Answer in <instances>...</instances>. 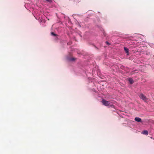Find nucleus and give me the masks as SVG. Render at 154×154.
I'll list each match as a JSON object with an SVG mask.
<instances>
[{
	"instance_id": "nucleus-1",
	"label": "nucleus",
	"mask_w": 154,
	"mask_h": 154,
	"mask_svg": "<svg viewBox=\"0 0 154 154\" xmlns=\"http://www.w3.org/2000/svg\"><path fill=\"white\" fill-rule=\"evenodd\" d=\"M139 96L140 98L143 100L145 102H146L148 99L146 96L142 93L140 94Z\"/></svg>"
},
{
	"instance_id": "nucleus-2",
	"label": "nucleus",
	"mask_w": 154,
	"mask_h": 154,
	"mask_svg": "<svg viewBox=\"0 0 154 154\" xmlns=\"http://www.w3.org/2000/svg\"><path fill=\"white\" fill-rule=\"evenodd\" d=\"M101 102L103 105L106 106H109L110 104V102L109 101L104 99H103Z\"/></svg>"
},
{
	"instance_id": "nucleus-3",
	"label": "nucleus",
	"mask_w": 154,
	"mask_h": 154,
	"mask_svg": "<svg viewBox=\"0 0 154 154\" xmlns=\"http://www.w3.org/2000/svg\"><path fill=\"white\" fill-rule=\"evenodd\" d=\"M134 120L137 122H142L141 119L139 117H136L135 118Z\"/></svg>"
},
{
	"instance_id": "nucleus-4",
	"label": "nucleus",
	"mask_w": 154,
	"mask_h": 154,
	"mask_svg": "<svg viewBox=\"0 0 154 154\" xmlns=\"http://www.w3.org/2000/svg\"><path fill=\"white\" fill-rule=\"evenodd\" d=\"M128 81L131 84H132L134 83L133 80L131 78L128 79Z\"/></svg>"
},
{
	"instance_id": "nucleus-5",
	"label": "nucleus",
	"mask_w": 154,
	"mask_h": 154,
	"mask_svg": "<svg viewBox=\"0 0 154 154\" xmlns=\"http://www.w3.org/2000/svg\"><path fill=\"white\" fill-rule=\"evenodd\" d=\"M142 133L143 134L147 135L148 134V131L146 130L143 131L142 132Z\"/></svg>"
},
{
	"instance_id": "nucleus-6",
	"label": "nucleus",
	"mask_w": 154,
	"mask_h": 154,
	"mask_svg": "<svg viewBox=\"0 0 154 154\" xmlns=\"http://www.w3.org/2000/svg\"><path fill=\"white\" fill-rule=\"evenodd\" d=\"M124 50L126 53H128L129 50L127 48L125 47H124Z\"/></svg>"
},
{
	"instance_id": "nucleus-7",
	"label": "nucleus",
	"mask_w": 154,
	"mask_h": 154,
	"mask_svg": "<svg viewBox=\"0 0 154 154\" xmlns=\"http://www.w3.org/2000/svg\"><path fill=\"white\" fill-rule=\"evenodd\" d=\"M75 58H71L70 59V61H73L75 60Z\"/></svg>"
},
{
	"instance_id": "nucleus-8",
	"label": "nucleus",
	"mask_w": 154,
	"mask_h": 154,
	"mask_svg": "<svg viewBox=\"0 0 154 154\" xmlns=\"http://www.w3.org/2000/svg\"><path fill=\"white\" fill-rule=\"evenodd\" d=\"M51 34L52 35H53L54 36H56L57 35V34H54L53 32H51Z\"/></svg>"
},
{
	"instance_id": "nucleus-9",
	"label": "nucleus",
	"mask_w": 154,
	"mask_h": 154,
	"mask_svg": "<svg viewBox=\"0 0 154 154\" xmlns=\"http://www.w3.org/2000/svg\"><path fill=\"white\" fill-rule=\"evenodd\" d=\"M106 44L107 45H109V43L108 42H106Z\"/></svg>"
}]
</instances>
